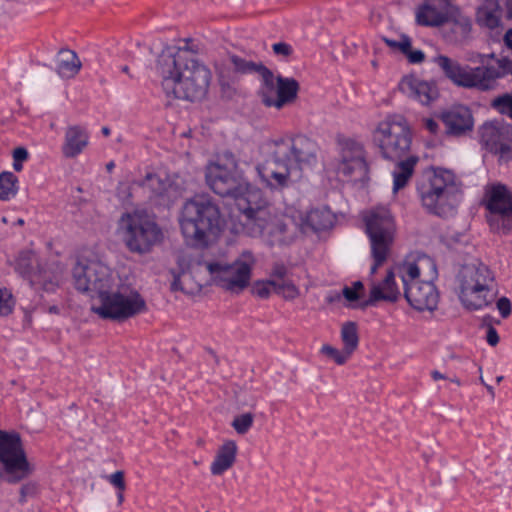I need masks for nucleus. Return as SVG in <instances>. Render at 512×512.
<instances>
[{"label":"nucleus","mask_w":512,"mask_h":512,"mask_svg":"<svg viewBox=\"0 0 512 512\" xmlns=\"http://www.w3.org/2000/svg\"><path fill=\"white\" fill-rule=\"evenodd\" d=\"M198 53V45L191 40H185L175 51L166 49L161 52L156 72L167 97L191 102L206 98L212 72L198 59Z\"/></svg>","instance_id":"nucleus-1"},{"label":"nucleus","mask_w":512,"mask_h":512,"mask_svg":"<svg viewBox=\"0 0 512 512\" xmlns=\"http://www.w3.org/2000/svg\"><path fill=\"white\" fill-rule=\"evenodd\" d=\"M267 159L256 166L262 183L272 190L292 186L304 167L317 163L319 146L304 134L280 138L265 144Z\"/></svg>","instance_id":"nucleus-2"},{"label":"nucleus","mask_w":512,"mask_h":512,"mask_svg":"<svg viewBox=\"0 0 512 512\" xmlns=\"http://www.w3.org/2000/svg\"><path fill=\"white\" fill-rule=\"evenodd\" d=\"M239 211L244 231L251 237H260L271 247L291 244L300 232L293 217L272 213L261 192L251 193L248 200H241Z\"/></svg>","instance_id":"nucleus-3"},{"label":"nucleus","mask_w":512,"mask_h":512,"mask_svg":"<svg viewBox=\"0 0 512 512\" xmlns=\"http://www.w3.org/2000/svg\"><path fill=\"white\" fill-rule=\"evenodd\" d=\"M178 224L185 244L203 250L217 243L224 221L219 205L211 196L196 195L183 203Z\"/></svg>","instance_id":"nucleus-4"},{"label":"nucleus","mask_w":512,"mask_h":512,"mask_svg":"<svg viewBox=\"0 0 512 512\" xmlns=\"http://www.w3.org/2000/svg\"><path fill=\"white\" fill-rule=\"evenodd\" d=\"M407 302L418 311H433L437 308L439 293L433 283L437 277L434 260L426 255L416 262H406L398 267Z\"/></svg>","instance_id":"nucleus-5"},{"label":"nucleus","mask_w":512,"mask_h":512,"mask_svg":"<svg viewBox=\"0 0 512 512\" xmlns=\"http://www.w3.org/2000/svg\"><path fill=\"white\" fill-rule=\"evenodd\" d=\"M422 206L439 217L456 213L462 198L461 183L455 174L447 169L437 168L417 187Z\"/></svg>","instance_id":"nucleus-6"},{"label":"nucleus","mask_w":512,"mask_h":512,"mask_svg":"<svg viewBox=\"0 0 512 512\" xmlns=\"http://www.w3.org/2000/svg\"><path fill=\"white\" fill-rule=\"evenodd\" d=\"M456 282L459 300L466 310L478 311L492 305L497 284L494 272L484 263L462 266Z\"/></svg>","instance_id":"nucleus-7"},{"label":"nucleus","mask_w":512,"mask_h":512,"mask_svg":"<svg viewBox=\"0 0 512 512\" xmlns=\"http://www.w3.org/2000/svg\"><path fill=\"white\" fill-rule=\"evenodd\" d=\"M117 277L95 299L91 310L101 319L124 322L147 310L141 294L129 285L121 284Z\"/></svg>","instance_id":"nucleus-8"},{"label":"nucleus","mask_w":512,"mask_h":512,"mask_svg":"<svg viewBox=\"0 0 512 512\" xmlns=\"http://www.w3.org/2000/svg\"><path fill=\"white\" fill-rule=\"evenodd\" d=\"M205 178L214 193L234 198L238 209L241 200L246 201L251 193L261 192L253 189L244 178L235 155L230 151H224L206 167Z\"/></svg>","instance_id":"nucleus-9"},{"label":"nucleus","mask_w":512,"mask_h":512,"mask_svg":"<svg viewBox=\"0 0 512 512\" xmlns=\"http://www.w3.org/2000/svg\"><path fill=\"white\" fill-rule=\"evenodd\" d=\"M363 220L374 260L370 269V274L373 275L390 254L395 239L396 224L390 210L383 206L367 211Z\"/></svg>","instance_id":"nucleus-10"},{"label":"nucleus","mask_w":512,"mask_h":512,"mask_svg":"<svg viewBox=\"0 0 512 512\" xmlns=\"http://www.w3.org/2000/svg\"><path fill=\"white\" fill-rule=\"evenodd\" d=\"M373 142L384 158L391 161L405 158L412 144V133L406 119L401 115L387 116L374 130Z\"/></svg>","instance_id":"nucleus-11"},{"label":"nucleus","mask_w":512,"mask_h":512,"mask_svg":"<svg viewBox=\"0 0 512 512\" xmlns=\"http://www.w3.org/2000/svg\"><path fill=\"white\" fill-rule=\"evenodd\" d=\"M122 239L130 252L146 254L158 244L162 231L157 223L144 213H126L119 221Z\"/></svg>","instance_id":"nucleus-12"},{"label":"nucleus","mask_w":512,"mask_h":512,"mask_svg":"<svg viewBox=\"0 0 512 512\" xmlns=\"http://www.w3.org/2000/svg\"><path fill=\"white\" fill-rule=\"evenodd\" d=\"M256 258L249 250H244L232 264L210 262L206 264L214 283L222 289L239 294L248 287L251 271Z\"/></svg>","instance_id":"nucleus-13"},{"label":"nucleus","mask_w":512,"mask_h":512,"mask_svg":"<svg viewBox=\"0 0 512 512\" xmlns=\"http://www.w3.org/2000/svg\"><path fill=\"white\" fill-rule=\"evenodd\" d=\"M0 462L9 483H17L34 471V466L27 460L20 434L15 431L0 430Z\"/></svg>","instance_id":"nucleus-14"},{"label":"nucleus","mask_w":512,"mask_h":512,"mask_svg":"<svg viewBox=\"0 0 512 512\" xmlns=\"http://www.w3.org/2000/svg\"><path fill=\"white\" fill-rule=\"evenodd\" d=\"M74 287L87 293L93 300L109 288L116 276L111 269L98 260H78L72 270Z\"/></svg>","instance_id":"nucleus-15"},{"label":"nucleus","mask_w":512,"mask_h":512,"mask_svg":"<svg viewBox=\"0 0 512 512\" xmlns=\"http://www.w3.org/2000/svg\"><path fill=\"white\" fill-rule=\"evenodd\" d=\"M485 205L491 213L490 223L497 229L508 233L512 228V192L507 186L496 183L485 189Z\"/></svg>","instance_id":"nucleus-16"},{"label":"nucleus","mask_w":512,"mask_h":512,"mask_svg":"<svg viewBox=\"0 0 512 512\" xmlns=\"http://www.w3.org/2000/svg\"><path fill=\"white\" fill-rule=\"evenodd\" d=\"M17 273L30 280L31 285L41 286L45 291H54L58 286L60 272L44 268L32 251H21L15 259Z\"/></svg>","instance_id":"nucleus-17"},{"label":"nucleus","mask_w":512,"mask_h":512,"mask_svg":"<svg viewBox=\"0 0 512 512\" xmlns=\"http://www.w3.org/2000/svg\"><path fill=\"white\" fill-rule=\"evenodd\" d=\"M137 184L149 193L150 199L157 201L160 205H170L182 195L184 190L177 177L172 179L169 176L161 177L153 173H148Z\"/></svg>","instance_id":"nucleus-18"},{"label":"nucleus","mask_w":512,"mask_h":512,"mask_svg":"<svg viewBox=\"0 0 512 512\" xmlns=\"http://www.w3.org/2000/svg\"><path fill=\"white\" fill-rule=\"evenodd\" d=\"M338 172L355 180H361L367 176L368 165L364 148L360 143L347 140L342 144Z\"/></svg>","instance_id":"nucleus-19"},{"label":"nucleus","mask_w":512,"mask_h":512,"mask_svg":"<svg viewBox=\"0 0 512 512\" xmlns=\"http://www.w3.org/2000/svg\"><path fill=\"white\" fill-rule=\"evenodd\" d=\"M449 0H426L416 11V22L426 27H438L449 21Z\"/></svg>","instance_id":"nucleus-20"},{"label":"nucleus","mask_w":512,"mask_h":512,"mask_svg":"<svg viewBox=\"0 0 512 512\" xmlns=\"http://www.w3.org/2000/svg\"><path fill=\"white\" fill-rule=\"evenodd\" d=\"M479 137L481 144L491 153L504 156L510 151L503 128L497 123H484L479 129Z\"/></svg>","instance_id":"nucleus-21"},{"label":"nucleus","mask_w":512,"mask_h":512,"mask_svg":"<svg viewBox=\"0 0 512 512\" xmlns=\"http://www.w3.org/2000/svg\"><path fill=\"white\" fill-rule=\"evenodd\" d=\"M447 134L459 136L473 128V117L467 107L459 106L442 114Z\"/></svg>","instance_id":"nucleus-22"},{"label":"nucleus","mask_w":512,"mask_h":512,"mask_svg":"<svg viewBox=\"0 0 512 512\" xmlns=\"http://www.w3.org/2000/svg\"><path fill=\"white\" fill-rule=\"evenodd\" d=\"M400 294V290L395 282V274L390 270L381 283L372 284L369 298L365 301L364 306H373L379 301L395 302Z\"/></svg>","instance_id":"nucleus-23"},{"label":"nucleus","mask_w":512,"mask_h":512,"mask_svg":"<svg viewBox=\"0 0 512 512\" xmlns=\"http://www.w3.org/2000/svg\"><path fill=\"white\" fill-rule=\"evenodd\" d=\"M89 135L85 128L79 125L67 127L65 131L62 154L66 158H75L87 147Z\"/></svg>","instance_id":"nucleus-24"},{"label":"nucleus","mask_w":512,"mask_h":512,"mask_svg":"<svg viewBox=\"0 0 512 512\" xmlns=\"http://www.w3.org/2000/svg\"><path fill=\"white\" fill-rule=\"evenodd\" d=\"M237 444L234 440H226L217 449L213 462L210 466L211 474L220 476L229 470L236 462Z\"/></svg>","instance_id":"nucleus-25"},{"label":"nucleus","mask_w":512,"mask_h":512,"mask_svg":"<svg viewBox=\"0 0 512 512\" xmlns=\"http://www.w3.org/2000/svg\"><path fill=\"white\" fill-rule=\"evenodd\" d=\"M401 89L409 90L410 95L421 102L428 105L438 98V89L435 83L423 81L417 78L404 79L401 82Z\"/></svg>","instance_id":"nucleus-26"},{"label":"nucleus","mask_w":512,"mask_h":512,"mask_svg":"<svg viewBox=\"0 0 512 512\" xmlns=\"http://www.w3.org/2000/svg\"><path fill=\"white\" fill-rule=\"evenodd\" d=\"M502 15L498 0H484L477 10V23L493 30L502 26Z\"/></svg>","instance_id":"nucleus-27"},{"label":"nucleus","mask_w":512,"mask_h":512,"mask_svg":"<svg viewBox=\"0 0 512 512\" xmlns=\"http://www.w3.org/2000/svg\"><path fill=\"white\" fill-rule=\"evenodd\" d=\"M299 83L294 78L277 77V96L275 108L280 110L285 105L293 103L298 95Z\"/></svg>","instance_id":"nucleus-28"},{"label":"nucleus","mask_w":512,"mask_h":512,"mask_svg":"<svg viewBox=\"0 0 512 512\" xmlns=\"http://www.w3.org/2000/svg\"><path fill=\"white\" fill-rule=\"evenodd\" d=\"M398 163L393 171V191L404 188L414 173V168L419 161L416 155H407L404 158L397 160Z\"/></svg>","instance_id":"nucleus-29"},{"label":"nucleus","mask_w":512,"mask_h":512,"mask_svg":"<svg viewBox=\"0 0 512 512\" xmlns=\"http://www.w3.org/2000/svg\"><path fill=\"white\" fill-rule=\"evenodd\" d=\"M81 61L70 49H61L58 53L56 71L61 78H73L81 69Z\"/></svg>","instance_id":"nucleus-30"},{"label":"nucleus","mask_w":512,"mask_h":512,"mask_svg":"<svg viewBox=\"0 0 512 512\" xmlns=\"http://www.w3.org/2000/svg\"><path fill=\"white\" fill-rule=\"evenodd\" d=\"M217 78L221 98L232 100L239 94L237 79L235 76L231 75L229 71H226L225 69H217Z\"/></svg>","instance_id":"nucleus-31"},{"label":"nucleus","mask_w":512,"mask_h":512,"mask_svg":"<svg viewBox=\"0 0 512 512\" xmlns=\"http://www.w3.org/2000/svg\"><path fill=\"white\" fill-rule=\"evenodd\" d=\"M341 340L343 343V349L350 355L358 348L359 335L358 326L355 322H345L341 327Z\"/></svg>","instance_id":"nucleus-32"},{"label":"nucleus","mask_w":512,"mask_h":512,"mask_svg":"<svg viewBox=\"0 0 512 512\" xmlns=\"http://www.w3.org/2000/svg\"><path fill=\"white\" fill-rule=\"evenodd\" d=\"M17 182L18 179L12 172H2L0 174V200H10L17 194Z\"/></svg>","instance_id":"nucleus-33"},{"label":"nucleus","mask_w":512,"mask_h":512,"mask_svg":"<svg viewBox=\"0 0 512 512\" xmlns=\"http://www.w3.org/2000/svg\"><path fill=\"white\" fill-rule=\"evenodd\" d=\"M228 59L232 65L233 73L240 75L256 73L259 66L262 65V62L246 60L236 54H229Z\"/></svg>","instance_id":"nucleus-34"},{"label":"nucleus","mask_w":512,"mask_h":512,"mask_svg":"<svg viewBox=\"0 0 512 512\" xmlns=\"http://www.w3.org/2000/svg\"><path fill=\"white\" fill-rule=\"evenodd\" d=\"M272 289L276 294L289 301L296 299L300 295L299 288L290 278L273 282Z\"/></svg>","instance_id":"nucleus-35"},{"label":"nucleus","mask_w":512,"mask_h":512,"mask_svg":"<svg viewBox=\"0 0 512 512\" xmlns=\"http://www.w3.org/2000/svg\"><path fill=\"white\" fill-rule=\"evenodd\" d=\"M491 107L498 113L512 119V91L495 97L491 101Z\"/></svg>","instance_id":"nucleus-36"},{"label":"nucleus","mask_w":512,"mask_h":512,"mask_svg":"<svg viewBox=\"0 0 512 512\" xmlns=\"http://www.w3.org/2000/svg\"><path fill=\"white\" fill-rule=\"evenodd\" d=\"M453 23L462 34H467L471 30V21L469 17L463 15L457 7L450 4L449 21Z\"/></svg>","instance_id":"nucleus-37"},{"label":"nucleus","mask_w":512,"mask_h":512,"mask_svg":"<svg viewBox=\"0 0 512 512\" xmlns=\"http://www.w3.org/2000/svg\"><path fill=\"white\" fill-rule=\"evenodd\" d=\"M15 306V299L10 290L0 285V317L8 316Z\"/></svg>","instance_id":"nucleus-38"},{"label":"nucleus","mask_w":512,"mask_h":512,"mask_svg":"<svg viewBox=\"0 0 512 512\" xmlns=\"http://www.w3.org/2000/svg\"><path fill=\"white\" fill-rule=\"evenodd\" d=\"M254 422V415L250 412L243 413L238 416H236L231 425L235 429V431L240 434L244 435L246 434L250 428L252 427Z\"/></svg>","instance_id":"nucleus-39"},{"label":"nucleus","mask_w":512,"mask_h":512,"mask_svg":"<svg viewBox=\"0 0 512 512\" xmlns=\"http://www.w3.org/2000/svg\"><path fill=\"white\" fill-rule=\"evenodd\" d=\"M321 353L326 355L327 357L333 359L335 363L338 365L345 364L348 359L351 357L349 353L345 349H342L341 351L332 347L331 345L325 344L321 347Z\"/></svg>","instance_id":"nucleus-40"},{"label":"nucleus","mask_w":512,"mask_h":512,"mask_svg":"<svg viewBox=\"0 0 512 512\" xmlns=\"http://www.w3.org/2000/svg\"><path fill=\"white\" fill-rule=\"evenodd\" d=\"M257 95L260 98L261 102L266 107H274L275 108V98L277 96V85L274 86H266L259 87L257 91Z\"/></svg>","instance_id":"nucleus-41"},{"label":"nucleus","mask_w":512,"mask_h":512,"mask_svg":"<svg viewBox=\"0 0 512 512\" xmlns=\"http://www.w3.org/2000/svg\"><path fill=\"white\" fill-rule=\"evenodd\" d=\"M256 73L260 77V87L277 85V78L275 79L274 73L263 63L261 66H259V69Z\"/></svg>","instance_id":"nucleus-42"},{"label":"nucleus","mask_w":512,"mask_h":512,"mask_svg":"<svg viewBox=\"0 0 512 512\" xmlns=\"http://www.w3.org/2000/svg\"><path fill=\"white\" fill-rule=\"evenodd\" d=\"M363 290V283L361 281H355L351 287L345 286L342 293L346 300L352 302L360 298V292Z\"/></svg>","instance_id":"nucleus-43"},{"label":"nucleus","mask_w":512,"mask_h":512,"mask_svg":"<svg viewBox=\"0 0 512 512\" xmlns=\"http://www.w3.org/2000/svg\"><path fill=\"white\" fill-rule=\"evenodd\" d=\"M289 278V270L283 263H275L270 272V283Z\"/></svg>","instance_id":"nucleus-44"},{"label":"nucleus","mask_w":512,"mask_h":512,"mask_svg":"<svg viewBox=\"0 0 512 512\" xmlns=\"http://www.w3.org/2000/svg\"><path fill=\"white\" fill-rule=\"evenodd\" d=\"M384 42L392 49H397L403 54L409 52L411 48V40L409 37L403 35L400 41L384 38Z\"/></svg>","instance_id":"nucleus-45"},{"label":"nucleus","mask_w":512,"mask_h":512,"mask_svg":"<svg viewBox=\"0 0 512 512\" xmlns=\"http://www.w3.org/2000/svg\"><path fill=\"white\" fill-rule=\"evenodd\" d=\"M272 289L270 280L257 281L253 286V293L260 298H268Z\"/></svg>","instance_id":"nucleus-46"},{"label":"nucleus","mask_w":512,"mask_h":512,"mask_svg":"<svg viewBox=\"0 0 512 512\" xmlns=\"http://www.w3.org/2000/svg\"><path fill=\"white\" fill-rule=\"evenodd\" d=\"M107 479L111 485L118 489V491H125L126 483L124 479V472L122 470L114 472L109 475Z\"/></svg>","instance_id":"nucleus-47"},{"label":"nucleus","mask_w":512,"mask_h":512,"mask_svg":"<svg viewBox=\"0 0 512 512\" xmlns=\"http://www.w3.org/2000/svg\"><path fill=\"white\" fill-rule=\"evenodd\" d=\"M37 492V486L35 483L29 482L25 483L20 488V498L19 502L24 503L27 501V498L33 497Z\"/></svg>","instance_id":"nucleus-48"},{"label":"nucleus","mask_w":512,"mask_h":512,"mask_svg":"<svg viewBox=\"0 0 512 512\" xmlns=\"http://www.w3.org/2000/svg\"><path fill=\"white\" fill-rule=\"evenodd\" d=\"M496 307L503 318L510 316L512 307L511 301L507 297L503 296L499 298L496 302Z\"/></svg>","instance_id":"nucleus-49"},{"label":"nucleus","mask_w":512,"mask_h":512,"mask_svg":"<svg viewBox=\"0 0 512 512\" xmlns=\"http://www.w3.org/2000/svg\"><path fill=\"white\" fill-rule=\"evenodd\" d=\"M272 49L276 55H281L284 57L290 56L293 52L292 47L285 42H278L273 44Z\"/></svg>","instance_id":"nucleus-50"},{"label":"nucleus","mask_w":512,"mask_h":512,"mask_svg":"<svg viewBox=\"0 0 512 512\" xmlns=\"http://www.w3.org/2000/svg\"><path fill=\"white\" fill-rule=\"evenodd\" d=\"M409 62L413 64L422 63L425 59V54L421 50H412L409 49V52L404 53Z\"/></svg>","instance_id":"nucleus-51"},{"label":"nucleus","mask_w":512,"mask_h":512,"mask_svg":"<svg viewBox=\"0 0 512 512\" xmlns=\"http://www.w3.org/2000/svg\"><path fill=\"white\" fill-rule=\"evenodd\" d=\"M486 341L490 346L493 347L499 343V335L496 329L491 325L488 326Z\"/></svg>","instance_id":"nucleus-52"},{"label":"nucleus","mask_w":512,"mask_h":512,"mask_svg":"<svg viewBox=\"0 0 512 512\" xmlns=\"http://www.w3.org/2000/svg\"><path fill=\"white\" fill-rule=\"evenodd\" d=\"M13 159L16 162H23L28 159V151L24 147H17L13 151Z\"/></svg>","instance_id":"nucleus-53"},{"label":"nucleus","mask_w":512,"mask_h":512,"mask_svg":"<svg viewBox=\"0 0 512 512\" xmlns=\"http://www.w3.org/2000/svg\"><path fill=\"white\" fill-rule=\"evenodd\" d=\"M424 126L432 134H436L439 129L438 123L432 118L424 119Z\"/></svg>","instance_id":"nucleus-54"},{"label":"nucleus","mask_w":512,"mask_h":512,"mask_svg":"<svg viewBox=\"0 0 512 512\" xmlns=\"http://www.w3.org/2000/svg\"><path fill=\"white\" fill-rule=\"evenodd\" d=\"M171 290L172 291H184V287L182 286L181 278L179 275H176L174 277V280L171 283Z\"/></svg>","instance_id":"nucleus-55"},{"label":"nucleus","mask_w":512,"mask_h":512,"mask_svg":"<svg viewBox=\"0 0 512 512\" xmlns=\"http://www.w3.org/2000/svg\"><path fill=\"white\" fill-rule=\"evenodd\" d=\"M504 42L508 48L512 49V28L505 33Z\"/></svg>","instance_id":"nucleus-56"},{"label":"nucleus","mask_w":512,"mask_h":512,"mask_svg":"<svg viewBox=\"0 0 512 512\" xmlns=\"http://www.w3.org/2000/svg\"><path fill=\"white\" fill-rule=\"evenodd\" d=\"M431 377L433 378V380L437 381V380H441V379H446V376L444 374H442L441 372L437 371V370H433L431 372Z\"/></svg>","instance_id":"nucleus-57"},{"label":"nucleus","mask_w":512,"mask_h":512,"mask_svg":"<svg viewBox=\"0 0 512 512\" xmlns=\"http://www.w3.org/2000/svg\"><path fill=\"white\" fill-rule=\"evenodd\" d=\"M506 14L509 19H512V0H506Z\"/></svg>","instance_id":"nucleus-58"},{"label":"nucleus","mask_w":512,"mask_h":512,"mask_svg":"<svg viewBox=\"0 0 512 512\" xmlns=\"http://www.w3.org/2000/svg\"><path fill=\"white\" fill-rule=\"evenodd\" d=\"M117 499H118V505H122V503L124 501V491H118Z\"/></svg>","instance_id":"nucleus-59"},{"label":"nucleus","mask_w":512,"mask_h":512,"mask_svg":"<svg viewBox=\"0 0 512 512\" xmlns=\"http://www.w3.org/2000/svg\"><path fill=\"white\" fill-rule=\"evenodd\" d=\"M13 168L15 169V171H18V172L21 171L22 170V162L14 161Z\"/></svg>","instance_id":"nucleus-60"},{"label":"nucleus","mask_w":512,"mask_h":512,"mask_svg":"<svg viewBox=\"0 0 512 512\" xmlns=\"http://www.w3.org/2000/svg\"><path fill=\"white\" fill-rule=\"evenodd\" d=\"M101 132H102V134H103L104 136H106V137H107V136H109V135H110V132H111V131H110V128H109V127L104 126V127H102Z\"/></svg>","instance_id":"nucleus-61"},{"label":"nucleus","mask_w":512,"mask_h":512,"mask_svg":"<svg viewBox=\"0 0 512 512\" xmlns=\"http://www.w3.org/2000/svg\"><path fill=\"white\" fill-rule=\"evenodd\" d=\"M256 402H257L256 398L252 397L250 402L245 401V402H242V403L246 404V405H250L251 407H254L256 405Z\"/></svg>","instance_id":"nucleus-62"},{"label":"nucleus","mask_w":512,"mask_h":512,"mask_svg":"<svg viewBox=\"0 0 512 512\" xmlns=\"http://www.w3.org/2000/svg\"><path fill=\"white\" fill-rule=\"evenodd\" d=\"M115 167V164L113 161H110L109 163L106 164V169L108 172H111Z\"/></svg>","instance_id":"nucleus-63"},{"label":"nucleus","mask_w":512,"mask_h":512,"mask_svg":"<svg viewBox=\"0 0 512 512\" xmlns=\"http://www.w3.org/2000/svg\"><path fill=\"white\" fill-rule=\"evenodd\" d=\"M485 387H486L487 391L490 393V395L492 397H494V389H493V387L491 385H488V384H485Z\"/></svg>","instance_id":"nucleus-64"}]
</instances>
